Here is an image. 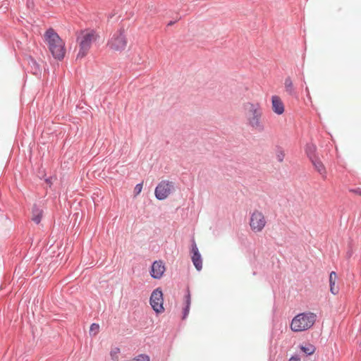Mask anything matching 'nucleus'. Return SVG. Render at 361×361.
I'll use <instances>...</instances> for the list:
<instances>
[{"label": "nucleus", "instance_id": "nucleus-1", "mask_svg": "<svg viewBox=\"0 0 361 361\" xmlns=\"http://www.w3.org/2000/svg\"><path fill=\"white\" fill-rule=\"evenodd\" d=\"M247 123L252 130L262 132L264 130L262 121L263 112L258 103L247 102L243 105Z\"/></svg>", "mask_w": 361, "mask_h": 361}, {"label": "nucleus", "instance_id": "nucleus-2", "mask_svg": "<svg viewBox=\"0 0 361 361\" xmlns=\"http://www.w3.org/2000/svg\"><path fill=\"white\" fill-rule=\"evenodd\" d=\"M99 39V35L94 30L86 29L81 30L77 35V43L79 47L77 59L86 56L92 45Z\"/></svg>", "mask_w": 361, "mask_h": 361}, {"label": "nucleus", "instance_id": "nucleus-3", "mask_svg": "<svg viewBox=\"0 0 361 361\" xmlns=\"http://www.w3.org/2000/svg\"><path fill=\"white\" fill-rule=\"evenodd\" d=\"M44 40L52 56L56 59H63L66 54L65 43L53 29L45 32Z\"/></svg>", "mask_w": 361, "mask_h": 361}, {"label": "nucleus", "instance_id": "nucleus-4", "mask_svg": "<svg viewBox=\"0 0 361 361\" xmlns=\"http://www.w3.org/2000/svg\"><path fill=\"white\" fill-rule=\"evenodd\" d=\"M317 316L315 313L305 312L295 316L290 328L294 332H302L311 329L316 322Z\"/></svg>", "mask_w": 361, "mask_h": 361}, {"label": "nucleus", "instance_id": "nucleus-5", "mask_svg": "<svg viewBox=\"0 0 361 361\" xmlns=\"http://www.w3.org/2000/svg\"><path fill=\"white\" fill-rule=\"evenodd\" d=\"M267 224V218L262 211L255 209L250 212L249 226L255 233L262 232Z\"/></svg>", "mask_w": 361, "mask_h": 361}, {"label": "nucleus", "instance_id": "nucleus-6", "mask_svg": "<svg viewBox=\"0 0 361 361\" xmlns=\"http://www.w3.org/2000/svg\"><path fill=\"white\" fill-rule=\"evenodd\" d=\"M127 38L123 28L115 32L108 42L109 48L114 51H122L127 46Z\"/></svg>", "mask_w": 361, "mask_h": 361}, {"label": "nucleus", "instance_id": "nucleus-7", "mask_svg": "<svg viewBox=\"0 0 361 361\" xmlns=\"http://www.w3.org/2000/svg\"><path fill=\"white\" fill-rule=\"evenodd\" d=\"M163 293L159 288H157L151 294L149 302L152 309L157 313L162 312L164 311L163 307Z\"/></svg>", "mask_w": 361, "mask_h": 361}, {"label": "nucleus", "instance_id": "nucleus-8", "mask_svg": "<svg viewBox=\"0 0 361 361\" xmlns=\"http://www.w3.org/2000/svg\"><path fill=\"white\" fill-rule=\"evenodd\" d=\"M173 187V183L163 180L155 189V196L158 200H162L166 199L171 193Z\"/></svg>", "mask_w": 361, "mask_h": 361}, {"label": "nucleus", "instance_id": "nucleus-9", "mask_svg": "<svg viewBox=\"0 0 361 361\" xmlns=\"http://www.w3.org/2000/svg\"><path fill=\"white\" fill-rule=\"evenodd\" d=\"M314 149H315L314 146H313V145L308 146L307 149V153L308 154V156L310 157V158L312 161V163L314 165V169L317 170V171L320 175H322L323 178H326V168L324 166L323 163L319 159L316 158L315 157L310 154V152H314Z\"/></svg>", "mask_w": 361, "mask_h": 361}, {"label": "nucleus", "instance_id": "nucleus-10", "mask_svg": "<svg viewBox=\"0 0 361 361\" xmlns=\"http://www.w3.org/2000/svg\"><path fill=\"white\" fill-rule=\"evenodd\" d=\"M191 252L192 262L197 270L200 271L202 269V259L195 242H193Z\"/></svg>", "mask_w": 361, "mask_h": 361}, {"label": "nucleus", "instance_id": "nucleus-11", "mask_svg": "<svg viewBox=\"0 0 361 361\" xmlns=\"http://www.w3.org/2000/svg\"><path fill=\"white\" fill-rule=\"evenodd\" d=\"M271 109L277 115H281L285 111L283 102L277 95L271 97Z\"/></svg>", "mask_w": 361, "mask_h": 361}, {"label": "nucleus", "instance_id": "nucleus-12", "mask_svg": "<svg viewBox=\"0 0 361 361\" xmlns=\"http://www.w3.org/2000/svg\"><path fill=\"white\" fill-rule=\"evenodd\" d=\"M165 271V267L162 261H155L152 265L151 276L154 279H160Z\"/></svg>", "mask_w": 361, "mask_h": 361}, {"label": "nucleus", "instance_id": "nucleus-13", "mask_svg": "<svg viewBox=\"0 0 361 361\" xmlns=\"http://www.w3.org/2000/svg\"><path fill=\"white\" fill-rule=\"evenodd\" d=\"M337 279V274L335 271H331L329 275V285L330 291L334 295L338 293V288L336 286V281Z\"/></svg>", "mask_w": 361, "mask_h": 361}, {"label": "nucleus", "instance_id": "nucleus-14", "mask_svg": "<svg viewBox=\"0 0 361 361\" xmlns=\"http://www.w3.org/2000/svg\"><path fill=\"white\" fill-rule=\"evenodd\" d=\"M32 220L36 224H39L42 216V210L39 208L34 207L32 212Z\"/></svg>", "mask_w": 361, "mask_h": 361}, {"label": "nucleus", "instance_id": "nucleus-15", "mask_svg": "<svg viewBox=\"0 0 361 361\" xmlns=\"http://www.w3.org/2000/svg\"><path fill=\"white\" fill-rule=\"evenodd\" d=\"M185 307L183 309V318L185 319L189 314L190 312V306L191 303V298L190 293H188L185 297Z\"/></svg>", "mask_w": 361, "mask_h": 361}, {"label": "nucleus", "instance_id": "nucleus-16", "mask_svg": "<svg viewBox=\"0 0 361 361\" xmlns=\"http://www.w3.org/2000/svg\"><path fill=\"white\" fill-rule=\"evenodd\" d=\"M300 350L306 355H311L315 352L316 348L312 344H308L306 346H300Z\"/></svg>", "mask_w": 361, "mask_h": 361}, {"label": "nucleus", "instance_id": "nucleus-17", "mask_svg": "<svg viewBox=\"0 0 361 361\" xmlns=\"http://www.w3.org/2000/svg\"><path fill=\"white\" fill-rule=\"evenodd\" d=\"M120 349L118 348H114L110 351V360L118 361L119 360Z\"/></svg>", "mask_w": 361, "mask_h": 361}, {"label": "nucleus", "instance_id": "nucleus-18", "mask_svg": "<svg viewBox=\"0 0 361 361\" xmlns=\"http://www.w3.org/2000/svg\"><path fill=\"white\" fill-rule=\"evenodd\" d=\"M99 331V326L97 324H92L90 328V334L93 336H96Z\"/></svg>", "mask_w": 361, "mask_h": 361}, {"label": "nucleus", "instance_id": "nucleus-19", "mask_svg": "<svg viewBox=\"0 0 361 361\" xmlns=\"http://www.w3.org/2000/svg\"><path fill=\"white\" fill-rule=\"evenodd\" d=\"M130 361H149V358L147 355H140L137 357L131 360Z\"/></svg>", "mask_w": 361, "mask_h": 361}, {"label": "nucleus", "instance_id": "nucleus-20", "mask_svg": "<svg viewBox=\"0 0 361 361\" xmlns=\"http://www.w3.org/2000/svg\"><path fill=\"white\" fill-rule=\"evenodd\" d=\"M142 190V183H138L135 185L134 188V195L135 196H137Z\"/></svg>", "mask_w": 361, "mask_h": 361}, {"label": "nucleus", "instance_id": "nucleus-21", "mask_svg": "<svg viewBox=\"0 0 361 361\" xmlns=\"http://www.w3.org/2000/svg\"><path fill=\"white\" fill-rule=\"evenodd\" d=\"M285 87L288 90H291L293 88V82L290 78L286 79Z\"/></svg>", "mask_w": 361, "mask_h": 361}, {"label": "nucleus", "instance_id": "nucleus-22", "mask_svg": "<svg viewBox=\"0 0 361 361\" xmlns=\"http://www.w3.org/2000/svg\"><path fill=\"white\" fill-rule=\"evenodd\" d=\"M277 157L279 161H282L284 157V154L282 152H280L279 154L277 155Z\"/></svg>", "mask_w": 361, "mask_h": 361}, {"label": "nucleus", "instance_id": "nucleus-23", "mask_svg": "<svg viewBox=\"0 0 361 361\" xmlns=\"http://www.w3.org/2000/svg\"><path fill=\"white\" fill-rule=\"evenodd\" d=\"M288 361H300V358L298 356H292Z\"/></svg>", "mask_w": 361, "mask_h": 361}, {"label": "nucleus", "instance_id": "nucleus-24", "mask_svg": "<svg viewBox=\"0 0 361 361\" xmlns=\"http://www.w3.org/2000/svg\"><path fill=\"white\" fill-rule=\"evenodd\" d=\"M353 192H354L355 193H356L357 195H360V196H361V190H353Z\"/></svg>", "mask_w": 361, "mask_h": 361}]
</instances>
